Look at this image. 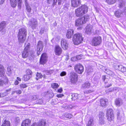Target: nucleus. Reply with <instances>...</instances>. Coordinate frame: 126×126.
<instances>
[{
  "label": "nucleus",
  "instance_id": "obj_1",
  "mask_svg": "<svg viewBox=\"0 0 126 126\" xmlns=\"http://www.w3.org/2000/svg\"><path fill=\"white\" fill-rule=\"evenodd\" d=\"M89 19V16L88 15L85 16L83 17L77 19L75 21V25L79 26L78 30H80L82 28V24H85Z\"/></svg>",
  "mask_w": 126,
  "mask_h": 126
},
{
  "label": "nucleus",
  "instance_id": "obj_2",
  "mask_svg": "<svg viewBox=\"0 0 126 126\" xmlns=\"http://www.w3.org/2000/svg\"><path fill=\"white\" fill-rule=\"evenodd\" d=\"M88 8L86 5H82L81 7L76 9L75 11L76 16L78 17L82 16L87 13Z\"/></svg>",
  "mask_w": 126,
  "mask_h": 126
},
{
  "label": "nucleus",
  "instance_id": "obj_3",
  "mask_svg": "<svg viewBox=\"0 0 126 126\" xmlns=\"http://www.w3.org/2000/svg\"><path fill=\"white\" fill-rule=\"evenodd\" d=\"M83 40V38L81 34L78 33L74 35L73 41L75 45H78L81 43Z\"/></svg>",
  "mask_w": 126,
  "mask_h": 126
},
{
  "label": "nucleus",
  "instance_id": "obj_4",
  "mask_svg": "<svg viewBox=\"0 0 126 126\" xmlns=\"http://www.w3.org/2000/svg\"><path fill=\"white\" fill-rule=\"evenodd\" d=\"M29 47L28 46H26L22 53V56L23 58H26L28 57L31 58L32 56V52L29 49Z\"/></svg>",
  "mask_w": 126,
  "mask_h": 126
},
{
  "label": "nucleus",
  "instance_id": "obj_5",
  "mask_svg": "<svg viewBox=\"0 0 126 126\" xmlns=\"http://www.w3.org/2000/svg\"><path fill=\"white\" fill-rule=\"evenodd\" d=\"M101 38L100 37H94L92 40V45L94 46H97L101 44Z\"/></svg>",
  "mask_w": 126,
  "mask_h": 126
},
{
  "label": "nucleus",
  "instance_id": "obj_6",
  "mask_svg": "<svg viewBox=\"0 0 126 126\" xmlns=\"http://www.w3.org/2000/svg\"><path fill=\"white\" fill-rule=\"evenodd\" d=\"M107 117L109 121H111L113 118L114 114L113 110L111 109H108L106 112Z\"/></svg>",
  "mask_w": 126,
  "mask_h": 126
},
{
  "label": "nucleus",
  "instance_id": "obj_7",
  "mask_svg": "<svg viewBox=\"0 0 126 126\" xmlns=\"http://www.w3.org/2000/svg\"><path fill=\"white\" fill-rule=\"evenodd\" d=\"M77 78L78 76L76 73L73 72L71 73L69 77V79L71 83H75L77 81Z\"/></svg>",
  "mask_w": 126,
  "mask_h": 126
},
{
  "label": "nucleus",
  "instance_id": "obj_8",
  "mask_svg": "<svg viewBox=\"0 0 126 126\" xmlns=\"http://www.w3.org/2000/svg\"><path fill=\"white\" fill-rule=\"evenodd\" d=\"M74 68L76 72L80 74H81L83 71V66L80 64H76Z\"/></svg>",
  "mask_w": 126,
  "mask_h": 126
},
{
  "label": "nucleus",
  "instance_id": "obj_9",
  "mask_svg": "<svg viewBox=\"0 0 126 126\" xmlns=\"http://www.w3.org/2000/svg\"><path fill=\"white\" fill-rule=\"evenodd\" d=\"M29 24L33 29L35 28L37 25V22L36 19L32 18L30 19L29 22Z\"/></svg>",
  "mask_w": 126,
  "mask_h": 126
},
{
  "label": "nucleus",
  "instance_id": "obj_10",
  "mask_svg": "<svg viewBox=\"0 0 126 126\" xmlns=\"http://www.w3.org/2000/svg\"><path fill=\"white\" fill-rule=\"evenodd\" d=\"M43 47V44L42 42L41 41H39L38 43L37 48V53L38 55L40 54V52L42 51Z\"/></svg>",
  "mask_w": 126,
  "mask_h": 126
},
{
  "label": "nucleus",
  "instance_id": "obj_11",
  "mask_svg": "<svg viewBox=\"0 0 126 126\" xmlns=\"http://www.w3.org/2000/svg\"><path fill=\"white\" fill-rule=\"evenodd\" d=\"M61 45L62 48L64 50L66 49L68 47V44L67 41L63 39L61 40Z\"/></svg>",
  "mask_w": 126,
  "mask_h": 126
},
{
  "label": "nucleus",
  "instance_id": "obj_12",
  "mask_svg": "<svg viewBox=\"0 0 126 126\" xmlns=\"http://www.w3.org/2000/svg\"><path fill=\"white\" fill-rule=\"evenodd\" d=\"M47 61V56L46 53L42 54L40 60V63L42 64H45Z\"/></svg>",
  "mask_w": 126,
  "mask_h": 126
},
{
  "label": "nucleus",
  "instance_id": "obj_13",
  "mask_svg": "<svg viewBox=\"0 0 126 126\" xmlns=\"http://www.w3.org/2000/svg\"><path fill=\"white\" fill-rule=\"evenodd\" d=\"M27 32L26 29L25 28H22L19 30L17 35L26 36Z\"/></svg>",
  "mask_w": 126,
  "mask_h": 126
},
{
  "label": "nucleus",
  "instance_id": "obj_14",
  "mask_svg": "<svg viewBox=\"0 0 126 126\" xmlns=\"http://www.w3.org/2000/svg\"><path fill=\"white\" fill-rule=\"evenodd\" d=\"M71 1L72 6L75 7H77L80 3V0H71Z\"/></svg>",
  "mask_w": 126,
  "mask_h": 126
},
{
  "label": "nucleus",
  "instance_id": "obj_15",
  "mask_svg": "<svg viewBox=\"0 0 126 126\" xmlns=\"http://www.w3.org/2000/svg\"><path fill=\"white\" fill-rule=\"evenodd\" d=\"M26 36L17 35L18 42L20 43H23L25 41Z\"/></svg>",
  "mask_w": 126,
  "mask_h": 126
},
{
  "label": "nucleus",
  "instance_id": "obj_16",
  "mask_svg": "<svg viewBox=\"0 0 126 126\" xmlns=\"http://www.w3.org/2000/svg\"><path fill=\"white\" fill-rule=\"evenodd\" d=\"M62 49L61 48L58 46H55V52L56 55H60L62 52Z\"/></svg>",
  "mask_w": 126,
  "mask_h": 126
},
{
  "label": "nucleus",
  "instance_id": "obj_17",
  "mask_svg": "<svg viewBox=\"0 0 126 126\" xmlns=\"http://www.w3.org/2000/svg\"><path fill=\"white\" fill-rule=\"evenodd\" d=\"M6 26V22L3 21L0 23V32H3Z\"/></svg>",
  "mask_w": 126,
  "mask_h": 126
},
{
  "label": "nucleus",
  "instance_id": "obj_18",
  "mask_svg": "<svg viewBox=\"0 0 126 126\" xmlns=\"http://www.w3.org/2000/svg\"><path fill=\"white\" fill-rule=\"evenodd\" d=\"M92 26L90 24L87 25L86 27L85 32L88 34H90L91 33Z\"/></svg>",
  "mask_w": 126,
  "mask_h": 126
},
{
  "label": "nucleus",
  "instance_id": "obj_19",
  "mask_svg": "<svg viewBox=\"0 0 126 126\" xmlns=\"http://www.w3.org/2000/svg\"><path fill=\"white\" fill-rule=\"evenodd\" d=\"M74 33V31L72 29H69L67 31L66 36L68 39L70 38Z\"/></svg>",
  "mask_w": 126,
  "mask_h": 126
},
{
  "label": "nucleus",
  "instance_id": "obj_20",
  "mask_svg": "<svg viewBox=\"0 0 126 126\" xmlns=\"http://www.w3.org/2000/svg\"><path fill=\"white\" fill-rule=\"evenodd\" d=\"M31 121L29 119H27L23 121L21 125V126H30Z\"/></svg>",
  "mask_w": 126,
  "mask_h": 126
},
{
  "label": "nucleus",
  "instance_id": "obj_21",
  "mask_svg": "<svg viewBox=\"0 0 126 126\" xmlns=\"http://www.w3.org/2000/svg\"><path fill=\"white\" fill-rule=\"evenodd\" d=\"M25 4L27 12L30 13L31 11L32 8L27 0L25 1Z\"/></svg>",
  "mask_w": 126,
  "mask_h": 126
},
{
  "label": "nucleus",
  "instance_id": "obj_22",
  "mask_svg": "<svg viewBox=\"0 0 126 126\" xmlns=\"http://www.w3.org/2000/svg\"><path fill=\"white\" fill-rule=\"evenodd\" d=\"M91 83L88 81H86L82 85V88L83 89H88L90 86Z\"/></svg>",
  "mask_w": 126,
  "mask_h": 126
},
{
  "label": "nucleus",
  "instance_id": "obj_23",
  "mask_svg": "<svg viewBox=\"0 0 126 126\" xmlns=\"http://www.w3.org/2000/svg\"><path fill=\"white\" fill-rule=\"evenodd\" d=\"M5 73V71L4 67L3 66L0 65V77L4 76Z\"/></svg>",
  "mask_w": 126,
  "mask_h": 126
},
{
  "label": "nucleus",
  "instance_id": "obj_24",
  "mask_svg": "<svg viewBox=\"0 0 126 126\" xmlns=\"http://www.w3.org/2000/svg\"><path fill=\"white\" fill-rule=\"evenodd\" d=\"M123 13L122 11L118 10L115 12L114 14L115 16L117 17H119L122 16L123 15Z\"/></svg>",
  "mask_w": 126,
  "mask_h": 126
},
{
  "label": "nucleus",
  "instance_id": "obj_25",
  "mask_svg": "<svg viewBox=\"0 0 126 126\" xmlns=\"http://www.w3.org/2000/svg\"><path fill=\"white\" fill-rule=\"evenodd\" d=\"M108 101L107 99L101 98L100 99V103L101 106L102 107H104L106 105V103Z\"/></svg>",
  "mask_w": 126,
  "mask_h": 126
},
{
  "label": "nucleus",
  "instance_id": "obj_26",
  "mask_svg": "<svg viewBox=\"0 0 126 126\" xmlns=\"http://www.w3.org/2000/svg\"><path fill=\"white\" fill-rule=\"evenodd\" d=\"M115 103L116 105L119 106L122 104V100L120 98L117 99L115 100Z\"/></svg>",
  "mask_w": 126,
  "mask_h": 126
},
{
  "label": "nucleus",
  "instance_id": "obj_27",
  "mask_svg": "<svg viewBox=\"0 0 126 126\" xmlns=\"http://www.w3.org/2000/svg\"><path fill=\"white\" fill-rule=\"evenodd\" d=\"M66 0H53V4L55 5L57 3V1H58V4L59 5H61L63 4L64 1Z\"/></svg>",
  "mask_w": 126,
  "mask_h": 126
},
{
  "label": "nucleus",
  "instance_id": "obj_28",
  "mask_svg": "<svg viewBox=\"0 0 126 126\" xmlns=\"http://www.w3.org/2000/svg\"><path fill=\"white\" fill-rule=\"evenodd\" d=\"M118 69L119 70L123 72H125L126 71V68L122 65H118Z\"/></svg>",
  "mask_w": 126,
  "mask_h": 126
},
{
  "label": "nucleus",
  "instance_id": "obj_29",
  "mask_svg": "<svg viewBox=\"0 0 126 126\" xmlns=\"http://www.w3.org/2000/svg\"><path fill=\"white\" fill-rule=\"evenodd\" d=\"M46 124V121L44 120H41L39 123H37L36 126H45Z\"/></svg>",
  "mask_w": 126,
  "mask_h": 126
},
{
  "label": "nucleus",
  "instance_id": "obj_30",
  "mask_svg": "<svg viewBox=\"0 0 126 126\" xmlns=\"http://www.w3.org/2000/svg\"><path fill=\"white\" fill-rule=\"evenodd\" d=\"M105 72L107 74L111 75L112 76H114V73L112 71L108 69H105Z\"/></svg>",
  "mask_w": 126,
  "mask_h": 126
},
{
  "label": "nucleus",
  "instance_id": "obj_31",
  "mask_svg": "<svg viewBox=\"0 0 126 126\" xmlns=\"http://www.w3.org/2000/svg\"><path fill=\"white\" fill-rule=\"evenodd\" d=\"M10 1L12 7H15L16 6L17 3L16 0H10Z\"/></svg>",
  "mask_w": 126,
  "mask_h": 126
},
{
  "label": "nucleus",
  "instance_id": "obj_32",
  "mask_svg": "<svg viewBox=\"0 0 126 126\" xmlns=\"http://www.w3.org/2000/svg\"><path fill=\"white\" fill-rule=\"evenodd\" d=\"M31 77L30 75H24L23 77V79L24 81H27L30 79Z\"/></svg>",
  "mask_w": 126,
  "mask_h": 126
},
{
  "label": "nucleus",
  "instance_id": "obj_33",
  "mask_svg": "<svg viewBox=\"0 0 126 126\" xmlns=\"http://www.w3.org/2000/svg\"><path fill=\"white\" fill-rule=\"evenodd\" d=\"M117 0H106L107 3L109 4H113L115 3Z\"/></svg>",
  "mask_w": 126,
  "mask_h": 126
},
{
  "label": "nucleus",
  "instance_id": "obj_34",
  "mask_svg": "<svg viewBox=\"0 0 126 126\" xmlns=\"http://www.w3.org/2000/svg\"><path fill=\"white\" fill-rule=\"evenodd\" d=\"M10 123L9 121L5 120L1 126H10Z\"/></svg>",
  "mask_w": 126,
  "mask_h": 126
},
{
  "label": "nucleus",
  "instance_id": "obj_35",
  "mask_svg": "<svg viewBox=\"0 0 126 126\" xmlns=\"http://www.w3.org/2000/svg\"><path fill=\"white\" fill-rule=\"evenodd\" d=\"M79 95L77 94H73L71 95V99L74 100H75L78 99V96Z\"/></svg>",
  "mask_w": 126,
  "mask_h": 126
},
{
  "label": "nucleus",
  "instance_id": "obj_36",
  "mask_svg": "<svg viewBox=\"0 0 126 126\" xmlns=\"http://www.w3.org/2000/svg\"><path fill=\"white\" fill-rule=\"evenodd\" d=\"M93 120L92 119H91L89 121L87 126H93Z\"/></svg>",
  "mask_w": 126,
  "mask_h": 126
},
{
  "label": "nucleus",
  "instance_id": "obj_37",
  "mask_svg": "<svg viewBox=\"0 0 126 126\" xmlns=\"http://www.w3.org/2000/svg\"><path fill=\"white\" fill-rule=\"evenodd\" d=\"M116 88L115 87L114 88H109L108 90L106 91V93H108L109 92H111L114 91L116 89Z\"/></svg>",
  "mask_w": 126,
  "mask_h": 126
},
{
  "label": "nucleus",
  "instance_id": "obj_38",
  "mask_svg": "<svg viewBox=\"0 0 126 126\" xmlns=\"http://www.w3.org/2000/svg\"><path fill=\"white\" fill-rule=\"evenodd\" d=\"M36 80H38L39 78H41L43 77V76L40 73H39L37 72L36 74Z\"/></svg>",
  "mask_w": 126,
  "mask_h": 126
},
{
  "label": "nucleus",
  "instance_id": "obj_39",
  "mask_svg": "<svg viewBox=\"0 0 126 126\" xmlns=\"http://www.w3.org/2000/svg\"><path fill=\"white\" fill-rule=\"evenodd\" d=\"M52 87L53 88H57L59 87L58 84L56 83H53L51 84Z\"/></svg>",
  "mask_w": 126,
  "mask_h": 126
},
{
  "label": "nucleus",
  "instance_id": "obj_40",
  "mask_svg": "<svg viewBox=\"0 0 126 126\" xmlns=\"http://www.w3.org/2000/svg\"><path fill=\"white\" fill-rule=\"evenodd\" d=\"M124 4L125 3L123 1H119V7L120 8L124 6Z\"/></svg>",
  "mask_w": 126,
  "mask_h": 126
},
{
  "label": "nucleus",
  "instance_id": "obj_41",
  "mask_svg": "<svg viewBox=\"0 0 126 126\" xmlns=\"http://www.w3.org/2000/svg\"><path fill=\"white\" fill-rule=\"evenodd\" d=\"M18 5V8L20 9L21 7L22 0H17Z\"/></svg>",
  "mask_w": 126,
  "mask_h": 126
},
{
  "label": "nucleus",
  "instance_id": "obj_42",
  "mask_svg": "<svg viewBox=\"0 0 126 126\" xmlns=\"http://www.w3.org/2000/svg\"><path fill=\"white\" fill-rule=\"evenodd\" d=\"M54 71L53 70H47L45 72L46 74L49 75L53 73Z\"/></svg>",
  "mask_w": 126,
  "mask_h": 126
},
{
  "label": "nucleus",
  "instance_id": "obj_43",
  "mask_svg": "<svg viewBox=\"0 0 126 126\" xmlns=\"http://www.w3.org/2000/svg\"><path fill=\"white\" fill-rule=\"evenodd\" d=\"M65 116L66 118L69 119L73 117V115L72 114L69 113L65 114Z\"/></svg>",
  "mask_w": 126,
  "mask_h": 126
},
{
  "label": "nucleus",
  "instance_id": "obj_44",
  "mask_svg": "<svg viewBox=\"0 0 126 126\" xmlns=\"http://www.w3.org/2000/svg\"><path fill=\"white\" fill-rule=\"evenodd\" d=\"M27 87V85L25 84H21L20 85V87L21 88H24Z\"/></svg>",
  "mask_w": 126,
  "mask_h": 126
},
{
  "label": "nucleus",
  "instance_id": "obj_45",
  "mask_svg": "<svg viewBox=\"0 0 126 126\" xmlns=\"http://www.w3.org/2000/svg\"><path fill=\"white\" fill-rule=\"evenodd\" d=\"M72 106H69L67 105H62V107L65 108V109H67V108H71V107Z\"/></svg>",
  "mask_w": 126,
  "mask_h": 126
},
{
  "label": "nucleus",
  "instance_id": "obj_46",
  "mask_svg": "<svg viewBox=\"0 0 126 126\" xmlns=\"http://www.w3.org/2000/svg\"><path fill=\"white\" fill-rule=\"evenodd\" d=\"M104 114L103 112H100L99 116V118H104Z\"/></svg>",
  "mask_w": 126,
  "mask_h": 126
},
{
  "label": "nucleus",
  "instance_id": "obj_47",
  "mask_svg": "<svg viewBox=\"0 0 126 126\" xmlns=\"http://www.w3.org/2000/svg\"><path fill=\"white\" fill-rule=\"evenodd\" d=\"M99 122L101 124H102L104 123V118H99Z\"/></svg>",
  "mask_w": 126,
  "mask_h": 126
},
{
  "label": "nucleus",
  "instance_id": "obj_48",
  "mask_svg": "<svg viewBox=\"0 0 126 126\" xmlns=\"http://www.w3.org/2000/svg\"><path fill=\"white\" fill-rule=\"evenodd\" d=\"M7 71L8 74L9 75L11 74V69L10 67L9 66L7 67Z\"/></svg>",
  "mask_w": 126,
  "mask_h": 126
},
{
  "label": "nucleus",
  "instance_id": "obj_49",
  "mask_svg": "<svg viewBox=\"0 0 126 126\" xmlns=\"http://www.w3.org/2000/svg\"><path fill=\"white\" fill-rule=\"evenodd\" d=\"M36 102L37 103L40 104H41L43 103V100L41 99L38 100Z\"/></svg>",
  "mask_w": 126,
  "mask_h": 126
},
{
  "label": "nucleus",
  "instance_id": "obj_50",
  "mask_svg": "<svg viewBox=\"0 0 126 126\" xmlns=\"http://www.w3.org/2000/svg\"><path fill=\"white\" fill-rule=\"evenodd\" d=\"M66 74L67 73L66 72L63 71L61 73L60 75L62 77L65 76Z\"/></svg>",
  "mask_w": 126,
  "mask_h": 126
},
{
  "label": "nucleus",
  "instance_id": "obj_51",
  "mask_svg": "<svg viewBox=\"0 0 126 126\" xmlns=\"http://www.w3.org/2000/svg\"><path fill=\"white\" fill-rule=\"evenodd\" d=\"M27 74L28 75H30L32 74V72L30 70H27L26 71Z\"/></svg>",
  "mask_w": 126,
  "mask_h": 126
},
{
  "label": "nucleus",
  "instance_id": "obj_52",
  "mask_svg": "<svg viewBox=\"0 0 126 126\" xmlns=\"http://www.w3.org/2000/svg\"><path fill=\"white\" fill-rule=\"evenodd\" d=\"M45 31V28L44 27L42 28L41 29L40 33V34H42L44 33V32Z\"/></svg>",
  "mask_w": 126,
  "mask_h": 126
},
{
  "label": "nucleus",
  "instance_id": "obj_53",
  "mask_svg": "<svg viewBox=\"0 0 126 126\" xmlns=\"http://www.w3.org/2000/svg\"><path fill=\"white\" fill-rule=\"evenodd\" d=\"M102 79L103 81L105 82V83H106V81H107V79H108L105 76H103L102 77Z\"/></svg>",
  "mask_w": 126,
  "mask_h": 126
},
{
  "label": "nucleus",
  "instance_id": "obj_54",
  "mask_svg": "<svg viewBox=\"0 0 126 126\" xmlns=\"http://www.w3.org/2000/svg\"><path fill=\"white\" fill-rule=\"evenodd\" d=\"M71 60L72 61L75 62L77 60V58L76 57H73L72 58Z\"/></svg>",
  "mask_w": 126,
  "mask_h": 126
},
{
  "label": "nucleus",
  "instance_id": "obj_55",
  "mask_svg": "<svg viewBox=\"0 0 126 126\" xmlns=\"http://www.w3.org/2000/svg\"><path fill=\"white\" fill-rule=\"evenodd\" d=\"M16 93L18 94H21L22 91H21L20 90H17L16 91Z\"/></svg>",
  "mask_w": 126,
  "mask_h": 126
},
{
  "label": "nucleus",
  "instance_id": "obj_56",
  "mask_svg": "<svg viewBox=\"0 0 126 126\" xmlns=\"http://www.w3.org/2000/svg\"><path fill=\"white\" fill-rule=\"evenodd\" d=\"M63 94H58L56 96L58 97H61L62 96H63Z\"/></svg>",
  "mask_w": 126,
  "mask_h": 126
},
{
  "label": "nucleus",
  "instance_id": "obj_57",
  "mask_svg": "<svg viewBox=\"0 0 126 126\" xmlns=\"http://www.w3.org/2000/svg\"><path fill=\"white\" fill-rule=\"evenodd\" d=\"M4 83V82L3 80H0V86L2 85Z\"/></svg>",
  "mask_w": 126,
  "mask_h": 126
},
{
  "label": "nucleus",
  "instance_id": "obj_58",
  "mask_svg": "<svg viewBox=\"0 0 126 126\" xmlns=\"http://www.w3.org/2000/svg\"><path fill=\"white\" fill-rule=\"evenodd\" d=\"M93 91L91 90H89L88 91H86L84 92V93H89L92 92Z\"/></svg>",
  "mask_w": 126,
  "mask_h": 126
},
{
  "label": "nucleus",
  "instance_id": "obj_59",
  "mask_svg": "<svg viewBox=\"0 0 126 126\" xmlns=\"http://www.w3.org/2000/svg\"><path fill=\"white\" fill-rule=\"evenodd\" d=\"M63 89L62 88H61L58 89V92L61 93L62 92Z\"/></svg>",
  "mask_w": 126,
  "mask_h": 126
},
{
  "label": "nucleus",
  "instance_id": "obj_60",
  "mask_svg": "<svg viewBox=\"0 0 126 126\" xmlns=\"http://www.w3.org/2000/svg\"><path fill=\"white\" fill-rule=\"evenodd\" d=\"M11 90V88H9L8 89L6 90L5 91L6 93H8L9 92H10Z\"/></svg>",
  "mask_w": 126,
  "mask_h": 126
},
{
  "label": "nucleus",
  "instance_id": "obj_61",
  "mask_svg": "<svg viewBox=\"0 0 126 126\" xmlns=\"http://www.w3.org/2000/svg\"><path fill=\"white\" fill-rule=\"evenodd\" d=\"M76 57L77 58V60L81 59V57L80 56H76Z\"/></svg>",
  "mask_w": 126,
  "mask_h": 126
},
{
  "label": "nucleus",
  "instance_id": "obj_62",
  "mask_svg": "<svg viewBox=\"0 0 126 126\" xmlns=\"http://www.w3.org/2000/svg\"><path fill=\"white\" fill-rule=\"evenodd\" d=\"M18 83L19 82L17 80H16L15 82V84L16 85H18Z\"/></svg>",
  "mask_w": 126,
  "mask_h": 126
},
{
  "label": "nucleus",
  "instance_id": "obj_63",
  "mask_svg": "<svg viewBox=\"0 0 126 126\" xmlns=\"http://www.w3.org/2000/svg\"><path fill=\"white\" fill-rule=\"evenodd\" d=\"M91 69H88V70H86V71L87 73H89L90 71H91Z\"/></svg>",
  "mask_w": 126,
  "mask_h": 126
},
{
  "label": "nucleus",
  "instance_id": "obj_64",
  "mask_svg": "<svg viewBox=\"0 0 126 126\" xmlns=\"http://www.w3.org/2000/svg\"><path fill=\"white\" fill-rule=\"evenodd\" d=\"M20 120V119L19 118H16V121H17V122H18Z\"/></svg>",
  "mask_w": 126,
  "mask_h": 126
}]
</instances>
